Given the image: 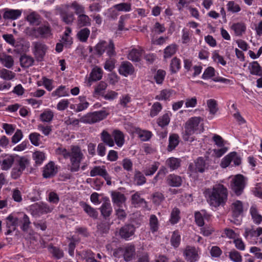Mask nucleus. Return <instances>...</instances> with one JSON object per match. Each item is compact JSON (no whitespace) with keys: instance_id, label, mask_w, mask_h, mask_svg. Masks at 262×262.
Here are the masks:
<instances>
[{"instance_id":"1","label":"nucleus","mask_w":262,"mask_h":262,"mask_svg":"<svg viewBox=\"0 0 262 262\" xmlns=\"http://www.w3.org/2000/svg\"><path fill=\"white\" fill-rule=\"evenodd\" d=\"M204 194L209 205L215 208L224 206L228 201V190L222 184H216L210 188L206 189Z\"/></svg>"},{"instance_id":"2","label":"nucleus","mask_w":262,"mask_h":262,"mask_svg":"<svg viewBox=\"0 0 262 262\" xmlns=\"http://www.w3.org/2000/svg\"><path fill=\"white\" fill-rule=\"evenodd\" d=\"M56 152L61 155L64 159L70 158V163L68 164V169L72 173L78 172L80 170V164L84 159V156L78 146H72L71 151L65 148L58 147Z\"/></svg>"},{"instance_id":"3","label":"nucleus","mask_w":262,"mask_h":262,"mask_svg":"<svg viewBox=\"0 0 262 262\" xmlns=\"http://www.w3.org/2000/svg\"><path fill=\"white\" fill-rule=\"evenodd\" d=\"M6 227L13 228L15 230L17 226H19L24 232H27L31 225L29 216L24 212H17L9 215L6 219Z\"/></svg>"},{"instance_id":"4","label":"nucleus","mask_w":262,"mask_h":262,"mask_svg":"<svg viewBox=\"0 0 262 262\" xmlns=\"http://www.w3.org/2000/svg\"><path fill=\"white\" fill-rule=\"evenodd\" d=\"M26 33L32 39H48L53 35L51 26L48 22L37 27L27 28Z\"/></svg>"},{"instance_id":"5","label":"nucleus","mask_w":262,"mask_h":262,"mask_svg":"<svg viewBox=\"0 0 262 262\" xmlns=\"http://www.w3.org/2000/svg\"><path fill=\"white\" fill-rule=\"evenodd\" d=\"M107 113L105 111H95L89 113L81 117L80 119H74L70 121V124L78 125L79 122L86 124H93L102 120L106 117Z\"/></svg>"},{"instance_id":"6","label":"nucleus","mask_w":262,"mask_h":262,"mask_svg":"<svg viewBox=\"0 0 262 262\" xmlns=\"http://www.w3.org/2000/svg\"><path fill=\"white\" fill-rule=\"evenodd\" d=\"M201 118L200 117H192L185 124V131L183 135V139L186 141L192 142L194 138L191 136L199 129V124Z\"/></svg>"},{"instance_id":"7","label":"nucleus","mask_w":262,"mask_h":262,"mask_svg":"<svg viewBox=\"0 0 262 262\" xmlns=\"http://www.w3.org/2000/svg\"><path fill=\"white\" fill-rule=\"evenodd\" d=\"M230 211L231 219L230 221L231 223L238 225L242 222V216L244 212L243 203L242 201L236 200L234 201L230 205Z\"/></svg>"},{"instance_id":"8","label":"nucleus","mask_w":262,"mask_h":262,"mask_svg":"<svg viewBox=\"0 0 262 262\" xmlns=\"http://www.w3.org/2000/svg\"><path fill=\"white\" fill-rule=\"evenodd\" d=\"M246 179L242 174L235 176L230 182V188L237 196L241 195L246 186Z\"/></svg>"},{"instance_id":"9","label":"nucleus","mask_w":262,"mask_h":262,"mask_svg":"<svg viewBox=\"0 0 262 262\" xmlns=\"http://www.w3.org/2000/svg\"><path fill=\"white\" fill-rule=\"evenodd\" d=\"M53 209V207H50L48 204L42 202L35 203L30 207L31 214L34 216H39L48 213Z\"/></svg>"},{"instance_id":"10","label":"nucleus","mask_w":262,"mask_h":262,"mask_svg":"<svg viewBox=\"0 0 262 262\" xmlns=\"http://www.w3.org/2000/svg\"><path fill=\"white\" fill-rule=\"evenodd\" d=\"M90 175L92 177L96 176H100L102 177L106 182V184L108 186L112 185L111 177L108 173L105 166H95L90 171Z\"/></svg>"},{"instance_id":"11","label":"nucleus","mask_w":262,"mask_h":262,"mask_svg":"<svg viewBox=\"0 0 262 262\" xmlns=\"http://www.w3.org/2000/svg\"><path fill=\"white\" fill-rule=\"evenodd\" d=\"M33 53L38 60H41L48 50L47 46L41 41H34L32 43Z\"/></svg>"},{"instance_id":"12","label":"nucleus","mask_w":262,"mask_h":262,"mask_svg":"<svg viewBox=\"0 0 262 262\" xmlns=\"http://www.w3.org/2000/svg\"><path fill=\"white\" fill-rule=\"evenodd\" d=\"M183 254L186 260L189 262H195L199 258L198 249L193 246H186Z\"/></svg>"},{"instance_id":"13","label":"nucleus","mask_w":262,"mask_h":262,"mask_svg":"<svg viewBox=\"0 0 262 262\" xmlns=\"http://www.w3.org/2000/svg\"><path fill=\"white\" fill-rule=\"evenodd\" d=\"M135 231V227L132 224H126L122 227L119 231L120 236L125 240H128Z\"/></svg>"},{"instance_id":"14","label":"nucleus","mask_w":262,"mask_h":262,"mask_svg":"<svg viewBox=\"0 0 262 262\" xmlns=\"http://www.w3.org/2000/svg\"><path fill=\"white\" fill-rule=\"evenodd\" d=\"M261 234L262 227H258L256 230L253 229L246 228L244 235L249 242L254 244V243H257V242H254L253 240H255V238L258 239V236Z\"/></svg>"},{"instance_id":"15","label":"nucleus","mask_w":262,"mask_h":262,"mask_svg":"<svg viewBox=\"0 0 262 262\" xmlns=\"http://www.w3.org/2000/svg\"><path fill=\"white\" fill-rule=\"evenodd\" d=\"M118 71L120 75L127 77L128 75H131L134 74L135 68L130 62L125 61L121 62Z\"/></svg>"},{"instance_id":"16","label":"nucleus","mask_w":262,"mask_h":262,"mask_svg":"<svg viewBox=\"0 0 262 262\" xmlns=\"http://www.w3.org/2000/svg\"><path fill=\"white\" fill-rule=\"evenodd\" d=\"M112 202L118 208H123L125 206L126 198L124 194L120 192L113 191L112 192Z\"/></svg>"},{"instance_id":"17","label":"nucleus","mask_w":262,"mask_h":262,"mask_svg":"<svg viewBox=\"0 0 262 262\" xmlns=\"http://www.w3.org/2000/svg\"><path fill=\"white\" fill-rule=\"evenodd\" d=\"M166 183L170 187H179L182 184L183 178L175 174H170L166 178Z\"/></svg>"},{"instance_id":"18","label":"nucleus","mask_w":262,"mask_h":262,"mask_svg":"<svg viewBox=\"0 0 262 262\" xmlns=\"http://www.w3.org/2000/svg\"><path fill=\"white\" fill-rule=\"evenodd\" d=\"M57 172V169L54 163L50 161L43 167L42 176L44 178H50L54 177Z\"/></svg>"},{"instance_id":"19","label":"nucleus","mask_w":262,"mask_h":262,"mask_svg":"<svg viewBox=\"0 0 262 262\" xmlns=\"http://www.w3.org/2000/svg\"><path fill=\"white\" fill-rule=\"evenodd\" d=\"M60 15L61 20L67 25H72L75 20L74 14L72 12H69L65 10H61Z\"/></svg>"},{"instance_id":"20","label":"nucleus","mask_w":262,"mask_h":262,"mask_svg":"<svg viewBox=\"0 0 262 262\" xmlns=\"http://www.w3.org/2000/svg\"><path fill=\"white\" fill-rule=\"evenodd\" d=\"M101 140L103 142V143L109 146L110 147H113L115 145L114 140L112 137V135H111L105 130H103L100 134Z\"/></svg>"},{"instance_id":"21","label":"nucleus","mask_w":262,"mask_h":262,"mask_svg":"<svg viewBox=\"0 0 262 262\" xmlns=\"http://www.w3.org/2000/svg\"><path fill=\"white\" fill-rule=\"evenodd\" d=\"M250 213L253 222L256 225H259L262 222V216L259 213L258 209L255 205L250 208Z\"/></svg>"},{"instance_id":"22","label":"nucleus","mask_w":262,"mask_h":262,"mask_svg":"<svg viewBox=\"0 0 262 262\" xmlns=\"http://www.w3.org/2000/svg\"><path fill=\"white\" fill-rule=\"evenodd\" d=\"M114 138V142L118 147H121L124 143V136L123 133L118 129H115L112 133Z\"/></svg>"},{"instance_id":"23","label":"nucleus","mask_w":262,"mask_h":262,"mask_svg":"<svg viewBox=\"0 0 262 262\" xmlns=\"http://www.w3.org/2000/svg\"><path fill=\"white\" fill-rule=\"evenodd\" d=\"M14 162V158L12 155H6L1 163V169L3 170L9 169Z\"/></svg>"},{"instance_id":"24","label":"nucleus","mask_w":262,"mask_h":262,"mask_svg":"<svg viewBox=\"0 0 262 262\" xmlns=\"http://www.w3.org/2000/svg\"><path fill=\"white\" fill-rule=\"evenodd\" d=\"M102 69L98 67H95L90 73L89 81H96L100 80L102 77Z\"/></svg>"},{"instance_id":"25","label":"nucleus","mask_w":262,"mask_h":262,"mask_svg":"<svg viewBox=\"0 0 262 262\" xmlns=\"http://www.w3.org/2000/svg\"><path fill=\"white\" fill-rule=\"evenodd\" d=\"M135 248L133 245H128L124 247V259L126 261H130L135 255Z\"/></svg>"},{"instance_id":"26","label":"nucleus","mask_w":262,"mask_h":262,"mask_svg":"<svg viewBox=\"0 0 262 262\" xmlns=\"http://www.w3.org/2000/svg\"><path fill=\"white\" fill-rule=\"evenodd\" d=\"M149 226L150 231L154 233L157 232L159 228V222L157 217L155 214L150 215L149 219Z\"/></svg>"},{"instance_id":"27","label":"nucleus","mask_w":262,"mask_h":262,"mask_svg":"<svg viewBox=\"0 0 262 262\" xmlns=\"http://www.w3.org/2000/svg\"><path fill=\"white\" fill-rule=\"evenodd\" d=\"M248 68L251 74L262 76V68L257 61L250 63Z\"/></svg>"},{"instance_id":"28","label":"nucleus","mask_w":262,"mask_h":262,"mask_svg":"<svg viewBox=\"0 0 262 262\" xmlns=\"http://www.w3.org/2000/svg\"><path fill=\"white\" fill-rule=\"evenodd\" d=\"M48 249L53 256L57 259H60L64 256L63 250L59 247L54 246L51 244L48 246Z\"/></svg>"},{"instance_id":"29","label":"nucleus","mask_w":262,"mask_h":262,"mask_svg":"<svg viewBox=\"0 0 262 262\" xmlns=\"http://www.w3.org/2000/svg\"><path fill=\"white\" fill-rule=\"evenodd\" d=\"M21 14V11L20 10L11 9L6 11L3 15L4 19H16Z\"/></svg>"},{"instance_id":"30","label":"nucleus","mask_w":262,"mask_h":262,"mask_svg":"<svg viewBox=\"0 0 262 262\" xmlns=\"http://www.w3.org/2000/svg\"><path fill=\"white\" fill-rule=\"evenodd\" d=\"M77 25L80 27L90 26L91 20L88 15L84 13L81 14L77 17Z\"/></svg>"},{"instance_id":"31","label":"nucleus","mask_w":262,"mask_h":262,"mask_svg":"<svg viewBox=\"0 0 262 262\" xmlns=\"http://www.w3.org/2000/svg\"><path fill=\"white\" fill-rule=\"evenodd\" d=\"M0 61L7 68L10 69L14 65L13 57L9 55L3 54L0 56Z\"/></svg>"},{"instance_id":"32","label":"nucleus","mask_w":262,"mask_h":262,"mask_svg":"<svg viewBox=\"0 0 262 262\" xmlns=\"http://www.w3.org/2000/svg\"><path fill=\"white\" fill-rule=\"evenodd\" d=\"M100 209L102 215L105 218L110 216L112 212V207L110 202H103Z\"/></svg>"},{"instance_id":"33","label":"nucleus","mask_w":262,"mask_h":262,"mask_svg":"<svg viewBox=\"0 0 262 262\" xmlns=\"http://www.w3.org/2000/svg\"><path fill=\"white\" fill-rule=\"evenodd\" d=\"M81 206L83 210L90 216L94 219H97L98 216V212L95 209L92 207L88 204L82 202L81 203Z\"/></svg>"},{"instance_id":"34","label":"nucleus","mask_w":262,"mask_h":262,"mask_svg":"<svg viewBox=\"0 0 262 262\" xmlns=\"http://www.w3.org/2000/svg\"><path fill=\"white\" fill-rule=\"evenodd\" d=\"M19 61L22 67L29 68L33 64L34 60L32 57L24 54L20 57Z\"/></svg>"},{"instance_id":"35","label":"nucleus","mask_w":262,"mask_h":262,"mask_svg":"<svg viewBox=\"0 0 262 262\" xmlns=\"http://www.w3.org/2000/svg\"><path fill=\"white\" fill-rule=\"evenodd\" d=\"M173 92V91L170 89L163 90L155 97V99L158 100H168L172 96Z\"/></svg>"},{"instance_id":"36","label":"nucleus","mask_w":262,"mask_h":262,"mask_svg":"<svg viewBox=\"0 0 262 262\" xmlns=\"http://www.w3.org/2000/svg\"><path fill=\"white\" fill-rule=\"evenodd\" d=\"M179 137L177 134H172L169 137V145L167 147V150L171 151L173 150L179 144Z\"/></svg>"},{"instance_id":"37","label":"nucleus","mask_w":262,"mask_h":262,"mask_svg":"<svg viewBox=\"0 0 262 262\" xmlns=\"http://www.w3.org/2000/svg\"><path fill=\"white\" fill-rule=\"evenodd\" d=\"M52 97H62L69 96V91L66 86L60 85L51 93Z\"/></svg>"},{"instance_id":"38","label":"nucleus","mask_w":262,"mask_h":262,"mask_svg":"<svg viewBox=\"0 0 262 262\" xmlns=\"http://www.w3.org/2000/svg\"><path fill=\"white\" fill-rule=\"evenodd\" d=\"M134 181L136 185L141 186L146 183V179L141 172L139 170H135Z\"/></svg>"},{"instance_id":"39","label":"nucleus","mask_w":262,"mask_h":262,"mask_svg":"<svg viewBox=\"0 0 262 262\" xmlns=\"http://www.w3.org/2000/svg\"><path fill=\"white\" fill-rule=\"evenodd\" d=\"M166 163L171 170H173L178 169L180 166L181 160L174 157H171L166 160Z\"/></svg>"},{"instance_id":"40","label":"nucleus","mask_w":262,"mask_h":262,"mask_svg":"<svg viewBox=\"0 0 262 262\" xmlns=\"http://www.w3.org/2000/svg\"><path fill=\"white\" fill-rule=\"evenodd\" d=\"M141 55V51L137 49H133L129 51L127 58L133 62H138L140 60Z\"/></svg>"},{"instance_id":"41","label":"nucleus","mask_w":262,"mask_h":262,"mask_svg":"<svg viewBox=\"0 0 262 262\" xmlns=\"http://www.w3.org/2000/svg\"><path fill=\"white\" fill-rule=\"evenodd\" d=\"M177 50V46L176 44H171L167 46L164 51V58L166 59L170 58L176 53Z\"/></svg>"},{"instance_id":"42","label":"nucleus","mask_w":262,"mask_h":262,"mask_svg":"<svg viewBox=\"0 0 262 262\" xmlns=\"http://www.w3.org/2000/svg\"><path fill=\"white\" fill-rule=\"evenodd\" d=\"M90 34V30L87 28H84L81 29L77 34V38L82 42H85L87 41L88 37Z\"/></svg>"},{"instance_id":"43","label":"nucleus","mask_w":262,"mask_h":262,"mask_svg":"<svg viewBox=\"0 0 262 262\" xmlns=\"http://www.w3.org/2000/svg\"><path fill=\"white\" fill-rule=\"evenodd\" d=\"M246 26L243 23H238L232 25L231 29L237 36H241L246 31Z\"/></svg>"},{"instance_id":"44","label":"nucleus","mask_w":262,"mask_h":262,"mask_svg":"<svg viewBox=\"0 0 262 262\" xmlns=\"http://www.w3.org/2000/svg\"><path fill=\"white\" fill-rule=\"evenodd\" d=\"M195 172H203L206 168L205 160L202 157L198 158L195 161Z\"/></svg>"},{"instance_id":"45","label":"nucleus","mask_w":262,"mask_h":262,"mask_svg":"<svg viewBox=\"0 0 262 262\" xmlns=\"http://www.w3.org/2000/svg\"><path fill=\"white\" fill-rule=\"evenodd\" d=\"M131 202L132 204L136 207L146 203L145 200L140 197V194L138 192L132 195Z\"/></svg>"},{"instance_id":"46","label":"nucleus","mask_w":262,"mask_h":262,"mask_svg":"<svg viewBox=\"0 0 262 262\" xmlns=\"http://www.w3.org/2000/svg\"><path fill=\"white\" fill-rule=\"evenodd\" d=\"M181 68V61L177 58L174 57L171 60L170 64V70L172 73H176Z\"/></svg>"},{"instance_id":"47","label":"nucleus","mask_w":262,"mask_h":262,"mask_svg":"<svg viewBox=\"0 0 262 262\" xmlns=\"http://www.w3.org/2000/svg\"><path fill=\"white\" fill-rule=\"evenodd\" d=\"M27 20L31 25H38L40 22V16L35 12H32L27 16Z\"/></svg>"},{"instance_id":"48","label":"nucleus","mask_w":262,"mask_h":262,"mask_svg":"<svg viewBox=\"0 0 262 262\" xmlns=\"http://www.w3.org/2000/svg\"><path fill=\"white\" fill-rule=\"evenodd\" d=\"M33 158L36 166L40 165L46 159L45 154L41 151H35L33 154Z\"/></svg>"},{"instance_id":"49","label":"nucleus","mask_w":262,"mask_h":262,"mask_svg":"<svg viewBox=\"0 0 262 262\" xmlns=\"http://www.w3.org/2000/svg\"><path fill=\"white\" fill-rule=\"evenodd\" d=\"M170 114L169 113H165L159 117L157 120V123L159 126L164 127L168 125L170 122Z\"/></svg>"},{"instance_id":"50","label":"nucleus","mask_w":262,"mask_h":262,"mask_svg":"<svg viewBox=\"0 0 262 262\" xmlns=\"http://www.w3.org/2000/svg\"><path fill=\"white\" fill-rule=\"evenodd\" d=\"M53 117H54V113L50 110H47L45 111L40 115V120L42 122H51L53 120Z\"/></svg>"},{"instance_id":"51","label":"nucleus","mask_w":262,"mask_h":262,"mask_svg":"<svg viewBox=\"0 0 262 262\" xmlns=\"http://www.w3.org/2000/svg\"><path fill=\"white\" fill-rule=\"evenodd\" d=\"M181 242V235L178 231L173 232L170 238L171 245L175 248L178 247Z\"/></svg>"},{"instance_id":"52","label":"nucleus","mask_w":262,"mask_h":262,"mask_svg":"<svg viewBox=\"0 0 262 262\" xmlns=\"http://www.w3.org/2000/svg\"><path fill=\"white\" fill-rule=\"evenodd\" d=\"M206 212L205 210H201V212L197 211L194 213L195 221L196 224L200 227L204 225V217L205 216Z\"/></svg>"},{"instance_id":"53","label":"nucleus","mask_w":262,"mask_h":262,"mask_svg":"<svg viewBox=\"0 0 262 262\" xmlns=\"http://www.w3.org/2000/svg\"><path fill=\"white\" fill-rule=\"evenodd\" d=\"M162 109V104L158 102H155L150 110V117L153 118L157 116Z\"/></svg>"},{"instance_id":"54","label":"nucleus","mask_w":262,"mask_h":262,"mask_svg":"<svg viewBox=\"0 0 262 262\" xmlns=\"http://www.w3.org/2000/svg\"><path fill=\"white\" fill-rule=\"evenodd\" d=\"M15 77V73L13 72L2 69L0 70V77L5 80H10L13 79Z\"/></svg>"},{"instance_id":"55","label":"nucleus","mask_w":262,"mask_h":262,"mask_svg":"<svg viewBox=\"0 0 262 262\" xmlns=\"http://www.w3.org/2000/svg\"><path fill=\"white\" fill-rule=\"evenodd\" d=\"M28 160L25 157H21L18 161L19 167L17 171V175L16 177H19L21 174L22 172L25 169L26 165L28 164Z\"/></svg>"},{"instance_id":"56","label":"nucleus","mask_w":262,"mask_h":262,"mask_svg":"<svg viewBox=\"0 0 262 262\" xmlns=\"http://www.w3.org/2000/svg\"><path fill=\"white\" fill-rule=\"evenodd\" d=\"M180 210L177 208H174L170 214V219L169 220L171 224H177L180 220Z\"/></svg>"},{"instance_id":"57","label":"nucleus","mask_w":262,"mask_h":262,"mask_svg":"<svg viewBox=\"0 0 262 262\" xmlns=\"http://www.w3.org/2000/svg\"><path fill=\"white\" fill-rule=\"evenodd\" d=\"M164 200L165 197L163 194L160 192H155L152 195V202L156 205H160Z\"/></svg>"},{"instance_id":"58","label":"nucleus","mask_w":262,"mask_h":262,"mask_svg":"<svg viewBox=\"0 0 262 262\" xmlns=\"http://www.w3.org/2000/svg\"><path fill=\"white\" fill-rule=\"evenodd\" d=\"M71 7L74 10L75 14L78 16L85 12L84 7L78 3L76 1H74L71 4Z\"/></svg>"},{"instance_id":"59","label":"nucleus","mask_w":262,"mask_h":262,"mask_svg":"<svg viewBox=\"0 0 262 262\" xmlns=\"http://www.w3.org/2000/svg\"><path fill=\"white\" fill-rule=\"evenodd\" d=\"M207 104L210 114L214 115L218 111L217 102L214 99L208 100Z\"/></svg>"},{"instance_id":"60","label":"nucleus","mask_w":262,"mask_h":262,"mask_svg":"<svg viewBox=\"0 0 262 262\" xmlns=\"http://www.w3.org/2000/svg\"><path fill=\"white\" fill-rule=\"evenodd\" d=\"M212 58L214 62L220 63L223 66L226 64V61L223 57L219 54L218 51L215 50L212 52Z\"/></svg>"},{"instance_id":"61","label":"nucleus","mask_w":262,"mask_h":262,"mask_svg":"<svg viewBox=\"0 0 262 262\" xmlns=\"http://www.w3.org/2000/svg\"><path fill=\"white\" fill-rule=\"evenodd\" d=\"M114 8L118 11L129 12L131 10V4L127 3H122L114 5Z\"/></svg>"},{"instance_id":"62","label":"nucleus","mask_w":262,"mask_h":262,"mask_svg":"<svg viewBox=\"0 0 262 262\" xmlns=\"http://www.w3.org/2000/svg\"><path fill=\"white\" fill-rule=\"evenodd\" d=\"M106 54L109 57L114 56L116 55L115 50V45L112 40H110L109 42H106V47L105 49Z\"/></svg>"},{"instance_id":"63","label":"nucleus","mask_w":262,"mask_h":262,"mask_svg":"<svg viewBox=\"0 0 262 262\" xmlns=\"http://www.w3.org/2000/svg\"><path fill=\"white\" fill-rule=\"evenodd\" d=\"M215 69L212 67H209L205 69L202 78L203 79H208L213 77L215 75Z\"/></svg>"},{"instance_id":"64","label":"nucleus","mask_w":262,"mask_h":262,"mask_svg":"<svg viewBox=\"0 0 262 262\" xmlns=\"http://www.w3.org/2000/svg\"><path fill=\"white\" fill-rule=\"evenodd\" d=\"M166 72L163 70H159L154 76V79L158 84H161L165 78Z\"/></svg>"}]
</instances>
